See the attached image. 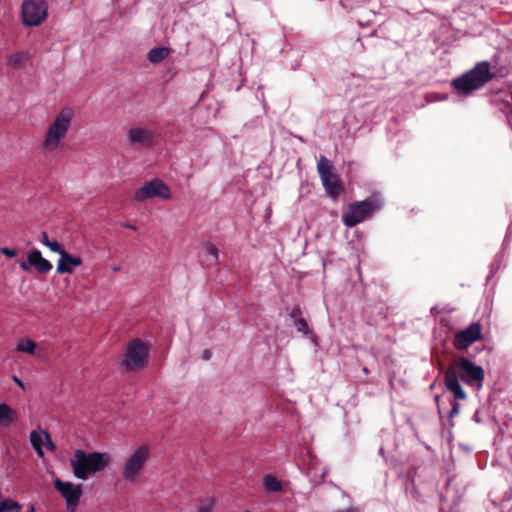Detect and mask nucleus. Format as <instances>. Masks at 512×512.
Listing matches in <instances>:
<instances>
[{
	"instance_id": "obj_11",
	"label": "nucleus",
	"mask_w": 512,
	"mask_h": 512,
	"mask_svg": "<svg viewBox=\"0 0 512 512\" xmlns=\"http://www.w3.org/2000/svg\"><path fill=\"white\" fill-rule=\"evenodd\" d=\"M46 2H22V22L26 26H37L47 17Z\"/></svg>"
},
{
	"instance_id": "obj_33",
	"label": "nucleus",
	"mask_w": 512,
	"mask_h": 512,
	"mask_svg": "<svg viewBox=\"0 0 512 512\" xmlns=\"http://www.w3.org/2000/svg\"><path fill=\"white\" fill-rule=\"evenodd\" d=\"M210 357H211L210 351L209 350H204L203 353H202L201 358L203 360H208V359H210Z\"/></svg>"
},
{
	"instance_id": "obj_2",
	"label": "nucleus",
	"mask_w": 512,
	"mask_h": 512,
	"mask_svg": "<svg viewBox=\"0 0 512 512\" xmlns=\"http://www.w3.org/2000/svg\"><path fill=\"white\" fill-rule=\"evenodd\" d=\"M493 77L490 63L481 61L461 76L454 78L451 85L459 94L469 96L484 87Z\"/></svg>"
},
{
	"instance_id": "obj_26",
	"label": "nucleus",
	"mask_w": 512,
	"mask_h": 512,
	"mask_svg": "<svg viewBox=\"0 0 512 512\" xmlns=\"http://www.w3.org/2000/svg\"><path fill=\"white\" fill-rule=\"evenodd\" d=\"M204 252L207 256L211 257L212 260L217 261L219 257V251L217 247L211 243H206L204 246Z\"/></svg>"
},
{
	"instance_id": "obj_15",
	"label": "nucleus",
	"mask_w": 512,
	"mask_h": 512,
	"mask_svg": "<svg viewBox=\"0 0 512 512\" xmlns=\"http://www.w3.org/2000/svg\"><path fill=\"white\" fill-rule=\"evenodd\" d=\"M29 263L41 274H46L52 269V264L42 256L38 249L29 252Z\"/></svg>"
},
{
	"instance_id": "obj_32",
	"label": "nucleus",
	"mask_w": 512,
	"mask_h": 512,
	"mask_svg": "<svg viewBox=\"0 0 512 512\" xmlns=\"http://www.w3.org/2000/svg\"><path fill=\"white\" fill-rule=\"evenodd\" d=\"M19 265L20 268L23 269L24 271H29L33 266L32 264L29 263V256L27 257L26 261H21Z\"/></svg>"
},
{
	"instance_id": "obj_18",
	"label": "nucleus",
	"mask_w": 512,
	"mask_h": 512,
	"mask_svg": "<svg viewBox=\"0 0 512 512\" xmlns=\"http://www.w3.org/2000/svg\"><path fill=\"white\" fill-rule=\"evenodd\" d=\"M169 48L167 47H154L149 50L147 59L152 64H158L162 62L169 55Z\"/></svg>"
},
{
	"instance_id": "obj_37",
	"label": "nucleus",
	"mask_w": 512,
	"mask_h": 512,
	"mask_svg": "<svg viewBox=\"0 0 512 512\" xmlns=\"http://www.w3.org/2000/svg\"><path fill=\"white\" fill-rule=\"evenodd\" d=\"M122 226L125 228H128V229L136 230V226H134L130 223H123Z\"/></svg>"
},
{
	"instance_id": "obj_23",
	"label": "nucleus",
	"mask_w": 512,
	"mask_h": 512,
	"mask_svg": "<svg viewBox=\"0 0 512 512\" xmlns=\"http://www.w3.org/2000/svg\"><path fill=\"white\" fill-rule=\"evenodd\" d=\"M21 506L11 499H3L0 502V512H9L12 510H17L16 512H19V509Z\"/></svg>"
},
{
	"instance_id": "obj_1",
	"label": "nucleus",
	"mask_w": 512,
	"mask_h": 512,
	"mask_svg": "<svg viewBox=\"0 0 512 512\" xmlns=\"http://www.w3.org/2000/svg\"><path fill=\"white\" fill-rule=\"evenodd\" d=\"M484 378L485 372L481 366L466 357H461L447 367L444 373V384L456 400H466L467 394L462 388L460 379L470 387L481 389Z\"/></svg>"
},
{
	"instance_id": "obj_30",
	"label": "nucleus",
	"mask_w": 512,
	"mask_h": 512,
	"mask_svg": "<svg viewBox=\"0 0 512 512\" xmlns=\"http://www.w3.org/2000/svg\"><path fill=\"white\" fill-rule=\"evenodd\" d=\"M289 317L292 319L293 323L296 322V319H300L302 316V311L299 306L293 307L291 312L289 313Z\"/></svg>"
},
{
	"instance_id": "obj_29",
	"label": "nucleus",
	"mask_w": 512,
	"mask_h": 512,
	"mask_svg": "<svg viewBox=\"0 0 512 512\" xmlns=\"http://www.w3.org/2000/svg\"><path fill=\"white\" fill-rule=\"evenodd\" d=\"M289 317L292 319L293 323L296 322V319H300L302 316V311L299 306L293 307L291 312L289 313Z\"/></svg>"
},
{
	"instance_id": "obj_13",
	"label": "nucleus",
	"mask_w": 512,
	"mask_h": 512,
	"mask_svg": "<svg viewBox=\"0 0 512 512\" xmlns=\"http://www.w3.org/2000/svg\"><path fill=\"white\" fill-rule=\"evenodd\" d=\"M126 139L131 146L148 147L154 142V133L143 127H133L127 131Z\"/></svg>"
},
{
	"instance_id": "obj_8",
	"label": "nucleus",
	"mask_w": 512,
	"mask_h": 512,
	"mask_svg": "<svg viewBox=\"0 0 512 512\" xmlns=\"http://www.w3.org/2000/svg\"><path fill=\"white\" fill-rule=\"evenodd\" d=\"M150 456L146 445L137 448L126 460L123 466L122 477L128 483H135L138 476Z\"/></svg>"
},
{
	"instance_id": "obj_9",
	"label": "nucleus",
	"mask_w": 512,
	"mask_h": 512,
	"mask_svg": "<svg viewBox=\"0 0 512 512\" xmlns=\"http://www.w3.org/2000/svg\"><path fill=\"white\" fill-rule=\"evenodd\" d=\"M154 197H160L165 200L171 198L169 187L159 178H153L145 182L141 188L136 190L134 195V199L138 202H143Z\"/></svg>"
},
{
	"instance_id": "obj_41",
	"label": "nucleus",
	"mask_w": 512,
	"mask_h": 512,
	"mask_svg": "<svg viewBox=\"0 0 512 512\" xmlns=\"http://www.w3.org/2000/svg\"><path fill=\"white\" fill-rule=\"evenodd\" d=\"M435 401H436V403L438 404V403H439V401H440V396L436 395V396H435Z\"/></svg>"
},
{
	"instance_id": "obj_31",
	"label": "nucleus",
	"mask_w": 512,
	"mask_h": 512,
	"mask_svg": "<svg viewBox=\"0 0 512 512\" xmlns=\"http://www.w3.org/2000/svg\"><path fill=\"white\" fill-rule=\"evenodd\" d=\"M1 253L4 254L8 258H12L16 256V251L14 249H10L8 247H2L0 249Z\"/></svg>"
},
{
	"instance_id": "obj_42",
	"label": "nucleus",
	"mask_w": 512,
	"mask_h": 512,
	"mask_svg": "<svg viewBox=\"0 0 512 512\" xmlns=\"http://www.w3.org/2000/svg\"><path fill=\"white\" fill-rule=\"evenodd\" d=\"M362 370H363V372H364L365 374H368V372H369L367 367H363V369H362Z\"/></svg>"
},
{
	"instance_id": "obj_28",
	"label": "nucleus",
	"mask_w": 512,
	"mask_h": 512,
	"mask_svg": "<svg viewBox=\"0 0 512 512\" xmlns=\"http://www.w3.org/2000/svg\"><path fill=\"white\" fill-rule=\"evenodd\" d=\"M459 412H460V404L457 402H453L451 410L449 411V414H448V419H449L451 426L453 425V423H452L453 417L457 416L459 414Z\"/></svg>"
},
{
	"instance_id": "obj_25",
	"label": "nucleus",
	"mask_w": 512,
	"mask_h": 512,
	"mask_svg": "<svg viewBox=\"0 0 512 512\" xmlns=\"http://www.w3.org/2000/svg\"><path fill=\"white\" fill-rule=\"evenodd\" d=\"M509 241H510V238H509V235L507 234L505 239H504V241H503V248H502V250H504L507 247ZM502 257H503V251H501L496 256V263H494L492 265L491 274L488 276V279H490L492 277L493 273H495V271L499 269V263H500V260H501Z\"/></svg>"
},
{
	"instance_id": "obj_3",
	"label": "nucleus",
	"mask_w": 512,
	"mask_h": 512,
	"mask_svg": "<svg viewBox=\"0 0 512 512\" xmlns=\"http://www.w3.org/2000/svg\"><path fill=\"white\" fill-rule=\"evenodd\" d=\"M109 464V456L102 452L86 453L82 449L74 451L70 465L77 479L86 480L91 473L102 471Z\"/></svg>"
},
{
	"instance_id": "obj_43",
	"label": "nucleus",
	"mask_w": 512,
	"mask_h": 512,
	"mask_svg": "<svg viewBox=\"0 0 512 512\" xmlns=\"http://www.w3.org/2000/svg\"><path fill=\"white\" fill-rule=\"evenodd\" d=\"M447 98H448V96H447V95H443V96L440 98V100H446Z\"/></svg>"
},
{
	"instance_id": "obj_5",
	"label": "nucleus",
	"mask_w": 512,
	"mask_h": 512,
	"mask_svg": "<svg viewBox=\"0 0 512 512\" xmlns=\"http://www.w3.org/2000/svg\"><path fill=\"white\" fill-rule=\"evenodd\" d=\"M74 112L71 108L65 107L56 115L49 125L42 147L48 152L56 150L70 127Z\"/></svg>"
},
{
	"instance_id": "obj_44",
	"label": "nucleus",
	"mask_w": 512,
	"mask_h": 512,
	"mask_svg": "<svg viewBox=\"0 0 512 512\" xmlns=\"http://www.w3.org/2000/svg\"><path fill=\"white\" fill-rule=\"evenodd\" d=\"M28 512H34V507L31 506Z\"/></svg>"
},
{
	"instance_id": "obj_21",
	"label": "nucleus",
	"mask_w": 512,
	"mask_h": 512,
	"mask_svg": "<svg viewBox=\"0 0 512 512\" xmlns=\"http://www.w3.org/2000/svg\"><path fill=\"white\" fill-rule=\"evenodd\" d=\"M41 243L48 247L52 252L60 254L61 250L63 248L60 246V244L57 241H50L48 238V235L45 231L41 232Z\"/></svg>"
},
{
	"instance_id": "obj_6",
	"label": "nucleus",
	"mask_w": 512,
	"mask_h": 512,
	"mask_svg": "<svg viewBox=\"0 0 512 512\" xmlns=\"http://www.w3.org/2000/svg\"><path fill=\"white\" fill-rule=\"evenodd\" d=\"M148 354V346L142 340L134 339L127 346L122 365L127 371L140 370L147 365Z\"/></svg>"
},
{
	"instance_id": "obj_17",
	"label": "nucleus",
	"mask_w": 512,
	"mask_h": 512,
	"mask_svg": "<svg viewBox=\"0 0 512 512\" xmlns=\"http://www.w3.org/2000/svg\"><path fill=\"white\" fill-rule=\"evenodd\" d=\"M18 419L17 412L6 403L0 402V425L9 426Z\"/></svg>"
},
{
	"instance_id": "obj_45",
	"label": "nucleus",
	"mask_w": 512,
	"mask_h": 512,
	"mask_svg": "<svg viewBox=\"0 0 512 512\" xmlns=\"http://www.w3.org/2000/svg\"><path fill=\"white\" fill-rule=\"evenodd\" d=\"M113 270H114V271H118V270H119V268H118V267H114V268H113Z\"/></svg>"
},
{
	"instance_id": "obj_24",
	"label": "nucleus",
	"mask_w": 512,
	"mask_h": 512,
	"mask_svg": "<svg viewBox=\"0 0 512 512\" xmlns=\"http://www.w3.org/2000/svg\"><path fill=\"white\" fill-rule=\"evenodd\" d=\"M294 325H295L297 332L303 333L305 335L312 332L304 317H301L300 319H296V322L294 323Z\"/></svg>"
},
{
	"instance_id": "obj_27",
	"label": "nucleus",
	"mask_w": 512,
	"mask_h": 512,
	"mask_svg": "<svg viewBox=\"0 0 512 512\" xmlns=\"http://www.w3.org/2000/svg\"><path fill=\"white\" fill-rule=\"evenodd\" d=\"M215 506V502L213 499H206L201 502L198 507V512H212Z\"/></svg>"
},
{
	"instance_id": "obj_35",
	"label": "nucleus",
	"mask_w": 512,
	"mask_h": 512,
	"mask_svg": "<svg viewBox=\"0 0 512 512\" xmlns=\"http://www.w3.org/2000/svg\"><path fill=\"white\" fill-rule=\"evenodd\" d=\"M333 512H358V510L355 508H346V509H338Z\"/></svg>"
},
{
	"instance_id": "obj_4",
	"label": "nucleus",
	"mask_w": 512,
	"mask_h": 512,
	"mask_svg": "<svg viewBox=\"0 0 512 512\" xmlns=\"http://www.w3.org/2000/svg\"><path fill=\"white\" fill-rule=\"evenodd\" d=\"M383 205L382 195L373 193L362 201L350 203L347 210L342 214V222L349 228L354 227L381 210Z\"/></svg>"
},
{
	"instance_id": "obj_10",
	"label": "nucleus",
	"mask_w": 512,
	"mask_h": 512,
	"mask_svg": "<svg viewBox=\"0 0 512 512\" xmlns=\"http://www.w3.org/2000/svg\"><path fill=\"white\" fill-rule=\"evenodd\" d=\"M54 487L65 499L66 510L68 512H75L82 496L81 485H75L72 482H65L56 478L54 480Z\"/></svg>"
},
{
	"instance_id": "obj_14",
	"label": "nucleus",
	"mask_w": 512,
	"mask_h": 512,
	"mask_svg": "<svg viewBox=\"0 0 512 512\" xmlns=\"http://www.w3.org/2000/svg\"><path fill=\"white\" fill-rule=\"evenodd\" d=\"M60 259L57 264V273L71 274L72 269L70 266L78 267L82 264V259L79 256H74L66 252L64 249L60 252Z\"/></svg>"
},
{
	"instance_id": "obj_36",
	"label": "nucleus",
	"mask_w": 512,
	"mask_h": 512,
	"mask_svg": "<svg viewBox=\"0 0 512 512\" xmlns=\"http://www.w3.org/2000/svg\"><path fill=\"white\" fill-rule=\"evenodd\" d=\"M13 380H14V382L16 383V385H18V386H19V387H21V388H24V383L22 382V380H21V379H19L18 377L14 376V377H13Z\"/></svg>"
},
{
	"instance_id": "obj_40",
	"label": "nucleus",
	"mask_w": 512,
	"mask_h": 512,
	"mask_svg": "<svg viewBox=\"0 0 512 512\" xmlns=\"http://www.w3.org/2000/svg\"><path fill=\"white\" fill-rule=\"evenodd\" d=\"M368 24H369V20H367L366 22L359 20V25H361V26L368 25Z\"/></svg>"
},
{
	"instance_id": "obj_7",
	"label": "nucleus",
	"mask_w": 512,
	"mask_h": 512,
	"mask_svg": "<svg viewBox=\"0 0 512 512\" xmlns=\"http://www.w3.org/2000/svg\"><path fill=\"white\" fill-rule=\"evenodd\" d=\"M333 170V163L326 157L321 156L317 162L318 174L327 195L332 199H336L343 191V188Z\"/></svg>"
},
{
	"instance_id": "obj_22",
	"label": "nucleus",
	"mask_w": 512,
	"mask_h": 512,
	"mask_svg": "<svg viewBox=\"0 0 512 512\" xmlns=\"http://www.w3.org/2000/svg\"><path fill=\"white\" fill-rule=\"evenodd\" d=\"M36 349V343L30 339L19 342L16 346V351L25 352L28 354H34Z\"/></svg>"
},
{
	"instance_id": "obj_39",
	"label": "nucleus",
	"mask_w": 512,
	"mask_h": 512,
	"mask_svg": "<svg viewBox=\"0 0 512 512\" xmlns=\"http://www.w3.org/2000/svg\"><path fill=\"white\" fill-rule=\"evenodd\" d=\"M311 339L316 345H318V339L316 335H313Z\"/></svg>"
},
{
	"instance_id": "obj_19",
	"label": "nucleus",
	"mask_w": 512,
	"mask_h": 512,
	"mask_svg": "<svg viewBox=\"0 0 512 512\" xmlns=\"http://www.w3.org/2000/svg\"><path fill=\"white\" fill-rule=\"evenodd\" d=\"M29 60V54L24 51H19L16 53L11 54L8 59V65L11 66L14 69H19L23 67L27 61Z\"/></svg>"
},
{
	"instance_id": "obj_38",
	"label": "nucleus",
	"mask_w": 512,
	"mask_h": 512,
	"mask_svg": "<svg viewBox=\"0 0 512 512\" xmlns=\"http://www.w3.org/2000/svg\"><path fill=\"white\" fill-rule=\"evenodd\" d=\"M300 66V60H295L294 63L292 64L291 68L293 70L297 69L298 67Z\"/></svg>"
},
{
	"instance_id": "obj_16",
	"label": "nucleus",
	"mask_w": 512,
	"mask_h": 512,
	"mask_svg": "<svg viewBox=\"0 0 512 512\" xmlns=\"http://www.w3.org/2000/svg\"><path fill=\"white\" fill-rule=\"evenodd\" d=\"M44 438L47 440L48 446L51 449H54V444L51 442L50 436H49V434L47 432H45V431L38 432L36 430H33L30 433L31 445L34 448V450L37 453V455L40 456V457H42L44 455L43 449H42L43 439Z\"/></svg>"
},
{
	"instance_id": "obj_20",
	"label": "nucleus",
	"mask_w": 512,
	"mask_h": 512,
	"mask_svg": "<svg viewBox=\"0 0 512 512\" xmlns=\"http://www.w3.org/2000/svg\"><path fill=\"white\" fill-rule=\"evenodd\" d=\"M263 487L266 491L277 493L282 490V484L281 482L272 475H266L263 478Z\"/></svg>"
},
{
	"instance_id": "obj_34",
	"label": "nucleus",
	"mask_w": 512,
	"mask_h": 512,
	"mask_svg": "<svg viewBox=\"0 0 512 512\" xmlns=\"http://www.w3.org/2000/svg\"><path fill=\"white\" fill-rule=\"evenodd\" d=\"M472 420L475 421L476 423H481L482 422V420H481V418L479 416V412L478 411H476L474 413V415L472 416Z\"/></svg>"
},
{
	"instance_id": "obj_12",
	"label": "nucleus",
	"mask_w": 512,
	"mask_h": 512,
	"mask_svg": "<svg viewBox=\"0 0 512 512\" xmlns=\"http://www.w3.org/2000/svg\"><path fill=\"white\" fill-rule=\"evenodd\" d=\"M481 337L480 324L478 322H472L465 329L458 331L454 335L453 346L459 351L466 350L474 342L481 339Z\"/></svg>"
}]
</instances>
